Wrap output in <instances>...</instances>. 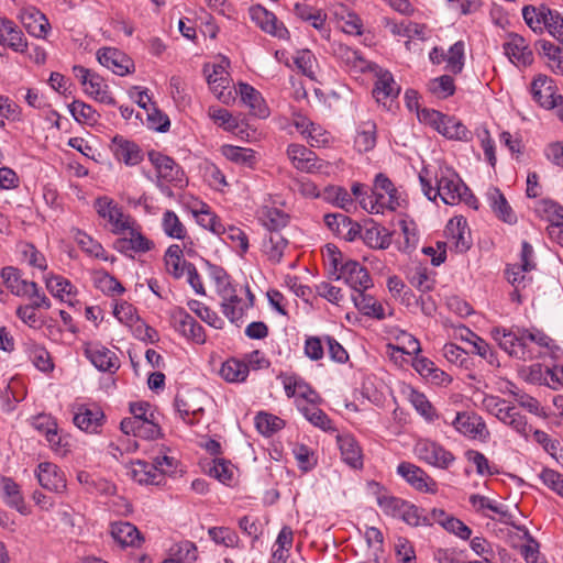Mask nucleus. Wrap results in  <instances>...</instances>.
<instances>
[{"label":"nucleus","mask_w":563,"mask_h":563,"mask_svg":"<svg viewBox=\"0 0 563 563\" xmlns=\"http://www.w3.org/2000/svg\"><path fill=\"white\" fill-rule=\"evenodd\" d=\"M490 335L505 353L522 362L541 358L554 346L553 339L534 327H495Z\"/></svg>","instance_id":"nucleus-1"},{"label":"nucleus","mask_w":563,"mask_h":563,"mask_svg":"<svg viewBox=\"0 0 563 563\" xmlns=\"http://www.w3.org/2000/svg\"><path fill=\"white\" fill-rule=\"evenodd\" d=\"M216 290L221 298L222 313L235 324L243 322L246 312L253 307L255 297L249 285L231 282L223 268L214 267L212 273Z\"/></svg>","instance_id":"nucleus-2"},{"label":"nucleus","mask_w":563,"mask_h":563,"mask_svg":"<svg viewBox=\"0 0 563 563\" xmlns=\"http://www.w3.org/2000/svg\"><path fill=\"white\" fill-rule=\"evenodd\" d=\"M435 178V194L445 205L454 206L462 200L467 201V197L473 198L468 188L456 173L450 169L441 170Z\"/></svg>","instance_id":"nucleus-3"},{"label":"nucleus","mask_w":563,"mask_h":563,"mask_svg":"<svg viewBox=\"0 0 563 563\" xmlns=\"http://www.w3.org/2000/svg\"><path fill=\"white\" fill-rule=\"evenodd\" d=\"M531 95L533 100L544 109H556L559 117L563 120V97L556 93L553 79L547 75H538L531 82Z\"/></svg>","instance_id":"nucleus-4"},{"label":"nucleus","mask_w":563,"mask_h":563,"mask_svg":"<svg viewBox=\"0 0 563 563\" xmlns=\"http://www.w3.org/2000/svg\"><path fill=\"white\" fill-rule=\"evenodd\" d=\"M93 206L98 216L110 223L114 234H124L129 228H132L134 219L125 214L113 199L107 196L98 197Z\"/></svg>","instance_id":"nucleus-5"},{"label":"nucleus","mask_w":563,"mask_h":563,"mask_svg":"<svg viewBox=\"0 0 563 563\" xmlns=\"http://www.w3.org/2000/svg\"><path fill=\"white\" fill-rule=\"evenodd\" d=\"M169 319L172 327L186 339L197 344H203L206 342L203 327L184 308H173L169 312Z\"/></svg>","instance_id":"nucleus-6"},{"label":"nucleus","mask_w":563,"mask_h":563,"mask_svg":"<svg viewBox=\"0 0 563 563\" xmlns=\"http://www.w3.org/2000/svg\"><path fill=\"white\" fill-rule=\"evenodd\" d=\"M286 153L291 165L299 172L316 174L328 167L327 162L302 144H289Z\"/></svg>","instance_id":"nucleus-7"},{"label":"nucleus","mask_w":563,"mask_h":563,"mask_svg":"<svg viewBox=\"0 0 563 563\" xmlns=\"http://www.w3.org/2000/svg\"><path fill=\"white\" fill-rule=\"evenodd\" d=\"M148 157L157 173V186L163 191L168 189L165 184L177 186L183 183L184 172L172 157L157 152H151Z\"/></svg>","instance_id":"nucleus-8"},{"label":"nucleus","mask_w":563,"mask_h":563,"mask_svg":"<svg viewBox=\"0 0 563 563\" xmlns=\"http://www.w3.org/2000/svg\"><path fill=\"white\" fill-rule=\"evenodd\" d=\"M250 19L265 33L278 40H288L290 34L285 24L277 19L275 13L268 11L261 4L252 5L249 9Z\"/></svg>","instance_id":"nucleus-9"},{"label":"nucleus","mask_w":563,"mask_h":563,"mask_svg":"<svg viewBox=\"0 0 563 563\" xmlns=\"http://www.w3.org/2000/svg\"><path fill=\"white\" fill-rule=\"evenodd\" d=\"M335 280H344L355 292L367 290L373 286L369 273L358 262L349 260L340 267V273L335 275Z\"/></svg>","instance_id":"nucleus-10"},{"label":"nucleus","mask_w":563,"mask_h":563,"mask_svg":"<svg viewBox=\"0 0 563 563\" xmlns=\"http://www.w3.org/2000/svg\"><path fill=\"white\" fill-rule=\"evenodd\" d=\"M97 59L103 67L118 76H125L134 71V62L125 53L114 47L98 49Z\"/></svg>","instance_id":"nucleus-11"},{"label":"nucleus","mask_w":563,"mask_h":563,"mask_svg":"<svg viewBox=\"0 0 563 563\" xmlns=\"http://www.w3.org/2000/svg\"><path fill=\"white\" fill-rule=\"evenodd\" d=\"M415 450L420 460L439 468H448L455 460L450 451L428 440L419 441Z\"/></svg>","instance_id":"nucleus-12"},{"label":"nucleus","mask_w":563,"mask_h":563,"mask_svg":"<svg viewBox=\"0 0 563 563\" xmlns=\"http://www.w3.org/2000/svg\"><path fill=\"white\" fill-rule=\"evenodd\" d=\"M397 474L419 492H437V483L421 467L410 462H401L397 466Z\"/></svg>","instance_id":"nucleus-13"},{"label":"nucleus","mask_w":563,"mask_h":563,"mask_svg":"<svg viewBox=\"0 0 563 563\" xmlns=\"http://www.w3.org/2000/svg\"><path fill=\"white\" fill-rule=\"evenodd\" d=\"M86 357L101 372L114 373L120 367L115 353L98 343H87L84 347Z\"/></svg>","instance_id":"nucleus-14"},{"label":"nucleus","mask_w":563,"mask_h":563,"mask_svg":"<svg viewBox=\"0 0 563 563\" xmlns=\"http://www.w3.org/2000/svg\"><path fill=\"white\" fill-rule=\"evenodd\" d=\"M503 47L509 60L518 67H526L533 62L532 51L527 41L519 34H508Z\"/></svg>","instance_id":"nucleus-15"},{"label":"nucleus","mask_w":563,"mask_h":563,"mask_svg":"<svg viewBox=\"0 0 563 563\" xmlns=\"http://www.w3.org/2000/svg\"><path fill=\"white\" fill-rule=\"evenodd\" d=\"M452 424L456 431L471 439L485 440L489 435L485 421L477 415L457 412Z\"/></svg>","instance_id":"nucleus-16"},{"label":"nucleus","mask_w":563,"mask_h":563,"mask_svg":"<svg viewBox=\"0 0 563 563\" xmlns=\"http://www.w3.org/2000/svg\"><path fill=\"white\" fill-rule=\"evenodd\" d=\"M36 477L38 484L51 492L62 493L66 488L64 472L51 462H42L37 465Z\"/></svg>","instance_id":"nucleus-17"},{"label":"nucleus","mask_w":563,"mask_h":563,"mask_svg":"<svg viewBox=\"0 0 563 563\" xmlns=\"http://www.w3.org/2000/svg\"><path fill=\"white\" fill-rule=\"evenodd\" d=\"M73 420L80 430L98 433L103 424L104 413L96 405H79Z\"/></svg>","instance_id":"nucleus-18"},{"label":"nucleus","mask_w":563,"mask_h":563,"mask_svg":"<svg viewBox=\"0 0 563 563\" xmlns=\"http://www.w3.org/2000/svg\"><path fill=\"white\" fill-rule=\"evenodd\" d=\"M445 234L457 253H464L471 247V232L464 217L451 219L445 227Z\"/></svg>","instance_id":"nucleus-19"},{"label":"nucleus","mask_w":563,"mask_h":563,"mask_svg":"<svg viewBox=\"0 0 563 563\" xmlns=\"http://www.w3.org/2000/svg\"><path fill=\"white\" fill-rule=\"evenodd\" d=\"M125 233L129 234V238L118 239L114 243L115 249L122 253H145L154 246L153 242L142 234L135 220L132 228H129Z\"/></svg>","instance_id":"nucleus-20"},{"label":"nucleus","mask_w":563,"mask_h":563,"mask_svg":"<svg viewBox=\"0 0 563 563\" xmlns=\"http://www.w3.org/2000/svg\"><path fill=\"white\" fill-rule=\"evenodd\" d=\"M19 19L27 33L35 37H45L49 30V22L35 7H26L21 9Z\"/></svg>","instance_id":"nucleus-21"},{"label":"nucleus","mask_w":563,"mask_h":563,"mask_svg":"<svg viewBox=\"0 0 563 563\" xmlns=\"http://www.w3.org/2000/svg\"><path fill=\"white\" fill-rule=\"evenodd\" d=\"M333 54L350 71L365 73L371 69V63L358 51L345 44L334 45Z\"/></svg>","instance_id":"nucleus-22"},{"label":"nucleus","mask_w":563,"mask_h":563,"mask_svg":"<svg viewBox=\"0 0 563 563\" xmlns=\"http://www.w3.org/2000/svg\"><path fill=\"white\" fill-rule=\"evenodd\" d=\"M336 443L342 461L354 470H361L363 467V453L355 438L349 433L338 434Z\"/></svg>","instance_id":"nucleus-23"},{"label":"nucleus","mask_w":563,"mask_h":563,"mask_svg":"<svg viewBox=\"0 0 563 563\" xmlns=\"http://www.w3.org/2000/svg\"><path fill=\"white\" fill-rule=\"evenodd\" d=\"M0 43L7 44L16 53H25L27 49V40L23 32L7 18H0Z\"/></svg>","instance_id":"nucleus-24"},{"label":"nucleus","mask_w":563,"mask_h":563,"mask_svg":"<svg viewBox=\"0 0 563 563\" xmlns=\"http://www.w3.org/2000/svg\"><path fill=\"white\" fill-rule=\"evenodd\" d=\"M112 152L119 162L129 166H135L143 159L140 146L120 135L112 139Z\"/></svg>","instance_id":"nucleus-25"},{"label":"nucleus","mask_w":563,"mask_h":563,"mask_svg":"<svg viewBox=\"0 0 563 563\" xmlns=\"http://www.w3.org/2000/svg\"><path fill=\"white\" fill-rule=\"evenodd\" d=\"M1 278L7 289L16 297H25L30 290H36V283L24 279L16 267H3Z\"/></svg>","instance_id":"nucleus-26"},{"label":"nucleus","mask_w":563,"mask_h":563,"mask_svg":"<svg viewBox=\"0 0 563 563\" xmlns=\"http://www.w3.org/2000/svg\"><path fill=\"white\" fill-rule=\"evenodd\" d=\"M361 239L373 250H386L391 244V233L373 220L365 224Z\"/></svg>","instance_id":"nucleus-27"},{"label":"nucleus","mask_w":563,"mask_h":563,"mask_svg":"<svg viewBox=\"0 0 563 563\" xmlns=\"http://www.w3.org/2000/svg\"><path fill=\"white\" fill-rule=\"evenodd\" d=\"M486 198L489 207L499 220L510 224L517 221L516 213L497 187L488 188Z\"/></svg>","instance_id":"nucleus-28"},{"label":"nucleus","mask_w":563,"mask_h":563,"mask_svg":"<svg viewBox=\"0 0 563 563\" xmlns=\"http://www.w3.org/2000/svg\"><path fill=\"white\" fill-rule=\"evenodd\" d=\"M130 475L140 484L159 485L163 481L158 466L142 460L131 463Z\"/></svg>","instance_id":"nucleus-29"},{"label":"nucleus","mask_w":563,"mask_h":563,"mask_svg":"<svg viewBox=\"0 0 563 563\" xmlns=\"http://www.w3.org/2000/svg\"><path fill=\"white\" fill-rule=\"evenodd\" d=\"M112 538L123 547H139L142 538L137 528L126 521H119L111 525Z\"/></svg>","instance_id":"nucleus-30"},{"label":"nucleus","mask_w":563,"mask_h":563,"mask_svg":"<svg viewBox=\"0 0 563 563\" xmlns=\"http://www.w3.org/2000/svg\"><path fill=\"white\" fill-rule=\"evenodd\" d=\"M239 93L241 100L250 108L252 113L261 118H265L268 114V109L262 95L254 87L245 82H240Z\"/></svg>","instance_id":"nucleus-31"},{"label":"nucleus","mask_w":563,"mask_h":563,"mask_svg":"<svg viewBox=\"0 0 563 563\" xmlns=\"http://www.w3.org/2000/svg\"><path fill=\"white\" fill-rule=\"evenodd\" d=\"M399 91L400 87L394 80L393 75L387 70L380 71L373 89L376 101L385 103L388 98H396Z\"/></svg>","instance_id":"nucleus-32"},{"label":"nucleus","mask_w":563,"mask_h":563,"mask_svg":"<svg viewBox=\"0 0 563 563\" xmlns=\"http://www.w3.org/2000/svg\"><path fill=\"white\" fill-rule=\"evenodd\" d=\"M174 409L176 413L187 424L194 426L197 423L195 419L197 415L202 412V408L196 406L191 401L189 393H177L174 399Z\"/></svg>","instance_id":"nucleus-33"},{"label":"nucleus","mask_w":563,"mask_h":563,"mask_svg":"<svg viewBox=\"0 0 563 563\" xmlns=\"http://www.w3.org/2000/svg\"><path fill=\"white\" fill-rule=\"evenodd\" d=\"M221 153L227 159L244 167L253 168L256 164V153L251 148L223 145Z\"/></svg>","instance_id":"nucleus-34"},{"label":"nucleus","mask_w":563,"mask_h":563,"mask_svg":"<svg viewBox=\"0 0 563 563\" xmlns=\"http://www.w3.org/2000/svg\"><path fill=\"white\" fill-rule=\"evenodd\" d=\"M85 92L101 103L109 106L115 104V100L111 96L108 85L104 82L103 78L96 73L91 75L85 86Z\"/></svg>","instance_id":"nucleus-35"},{"label":"nucleus","mask_w":563,"mask_h":563,"mask_svg":"<svg viewBox=\"0 0 563 563\" xmlns=\"http://www.w3.org/2000/svg\"><path fill=\"white\" fill-rule=\"evenodd\" d=\"M220 375L229 383H242L249 376L247 364L242 360L230 358L222 364Z\"/></svg>","instance_id":"nucleus-36"},{"label":"nucleus","mask_w":563,"mask_h":563,"mask_svg":"<svg viewBox=\"0 0 563 563\" xmlns=\"http://www.w3.org/2000/svg\"><path fill=\"white\" fill-rule=\"evenodd\" d=\"M164 261L167 272L177 279L185 275V264L189 263L183 258V250L177 244L166 250Z\"/></svg>","instance_id":"nucleus-37"},{"label":"nucleus","mask_w":563,"mask_h":563,"mask_svg":"<svg viewBox=\"0 0 563 563\" xmlns=\"http://www.w3.org/2000/svg\"><path fill=\"white\" fill-rule=\"evenodd\" d=\"M288 241L279 232H269L263 242V251L273 263H279Z\"/></svg>","instance_id":"nucleus-38"},{"label":"nucleus","mask_w":563,"mask_h":563,"mask_svg":"<svg viewBox=\"0 0 563 563\" xmlns=\"http://www.w3.org/2000/svg\"><path fill=\"white\" fill-rule=\"evenodd\" d=\"M163 232L172 239L184 240L187 236V229L173 210H166L162 216Z\"/></svg>","instance_id":"nucleus-39"},{"label":"nucleus","mask_w":563,"mask_h":563,"mask_svg":"<svg viewBox=\"0 0 563 563\" xmlns=\"http://www.w3.org/2000/svg\"><path fill=\"white\" fill-rule=\"evenodd\" d=\"M195 216L197 218L198 224L211 231L212 233L217 235H223L225 232V227L206 203L201 205L200 210L195 211Z\"/></svg>","instance_id":"nucleus-40"},{"label":"nucleus","mask_w":563,"mask_h":563,"mask_svg":"<svg viewBox=\"0 0 563 563\" xmlns=\"http://www.w3.org/2000/svg\"><path fill=\"white\" fill-rule=\"evenodd\" d=\"M374 486L377 488V504L383 511L389 516L399 517L407 501L386 493H380L383 488L378 483H374Z\"/></svg>","instance_id":"nucleus-41"},{"label":"nucleus","mask_w":563,"mask_h":563,"mask_svg":"<svg viewBox=\"0 0 563 563\" xmlns=\"http://www.w3.org/2000/svg\"><path fill=\"white\" fill-rule=\"evenodd\" d=\"M440 133L451 140L467 141L471 132L467 128L456 118L446 115Z\"/></svg>","instance_id":"nucleus-42"},{"label":"nucleus","mask_w":563,"mask_h":563,"mask_svg":"<svg viewBox=\"0 0 563 563\" xmlns=\"http://www.w3.org/2000/svg\"><path fill=\"white\" fill-rule=\"evenodd\" d=\"M355 147L358 152H368L376 145V124L374 122L363 123L355 136Z\"/></svg>","instance_id":"nucleus-43"},{"label":"nucleus","mask_w":563,"mask_h":563,"mask_svg":"<svg viewBox=\"0 0 563 563\" xmlns=\"http://www.w3.org/2000/svg\"><path fill=\"white\" fill-rule=\"evenodd\" d=\"M470 503L477 510L489 509L495 514H498L501 517L503 522L510 523L511 522V514L508 511L507 507L504 505L496 504L494 500L489 499L486 496L482 495H472L470 497Z\"/></svg>","instance_id":"nucleus-44"},{"label":"nucleus","mask_w":563,"mask_h":563,"mask_svg":"<svg viewBox=\"0 0 563 563\" xmlns=\"http://www.w3.org/2000/svg\"><path fill=\"white\" fill-rule=\"evenodd\" d=\"M550 9L541 7L536 9L534 7H525L522 9V16L527 25L534 32H542L548 21V13Z\"/></svg>","instance_id":"nucleus-45"},{"label":"nucleus","mask_w":563,"mask_h":563,"mask_svg":"<svg viewBox=\"0 0 563 563\" xmlns=\"http://www.w3.org/2000/svg\"><path fill=\"white\" fill-rule=\"evenodd\" d=\"M428 90L439 99H446L454 95L455 84L450 75H442L428 82Z\"/></svg>","instance_id":"nucleus-46"},{"label":"nucleus","mask_w":563,"mask_h":563,"mask_svg":"<svg viewBox=\"0 0 563 563\" xmlns=\"http://www.w3.org/2000/svg\"><path fill=\"white\" fill-rule=\"evenodd\" d=\"M255 426L260 433L269 437L283 429L285 422L277 416L267 412H258L255 417Z\"/></svg>","instance_id":"nucleus-47"},{"label":"nucleus","mask_w":563,"mask_h":563,"mask_svg":"<svg viewBox=\"0 0 563 563\" xmlns=\"http://www.w3.org/2000/svg\"><path fill=\"white\" fill-rule=\"evenodd\" d=\"M45 284L47 290L56 298L64 299L65 296L74 294L75 287L73 284L59 275L45 276Z\"/></svg>","instance_id":"nucleus-48"},{"label":"nucleus","mask_w":563,"mask_h":563,"mask_svg":"<svg viewBox=\"0 0 563 563\" xmlns=\"http://www.w3.org/2000/svg\"><path fill=\"white\" fill-rule=\"evenodd\" d=\"M408 399L417 412L421 415L427 421H433L435 419V409L424 394L416 389H410Z\"/></svg>","instance_id":"nucleus-49"},{"label":"nucleus","mask_w":563,"mask_h":563,"mask_svg":"<svg viewBox=\"0 0 563 563\" xmlns=\"http://www.w3.org/2000/svg\"><path fill=\"white\" fill-rule=\"evenodd\" d=\"M445 70L457 75L464 67V43L462 41L455 42L446 52Z\"/></svg>","instance_id":"nucleus-50"},{"label":"nucleus","mask_w":563,"mask_h":563,"mask_svg":"<svg viewBox=\"0 0 563 563\" xmlns=\"http://www.w3.org/2000/svg\"><path fill=\"white\" fill-rule=\"evenodd\" d=\"M400 207L398 190L394 187V191H387L386 194H377L374 205H371L369 213H384V211H394Z\"/></svg>","instance_id":"nucleus-51"},{"label":"nucleus","mask_w":563,"mask_h":563,"mask_svg":"<svg viewBox=\"0 0 563 563\" xmlns=\"http://www.w3.org/2000/svg\"><path fill=\"white\" fill-rule=\"evenodd\" d=\"M187 305L203 322L216 329H222L223 320L209 307L198 300H189Z\"/></svg>","instance_id":"nucleus-52"},{"label":"nucleus","mask_w":563,"mask_h":563,"mask_svg":"<svg viewBox=\"0 0 563 563\" xmlns=\"http://www.w3.org/2000/svg\"><path fill=\"white\" fill-rule=\"evenodd\" d=\"M68 109L73 118L79 123H95L97 122L98 115L96 110L84 101L74 100Z\"/></svg>","instance_id":"nucleus-53"},{"label":"nucleus","mask_w":563,"mask_h":563,"mask_svg":"<svg viewBox=\"0 0 563 563\" xmlns=\"http://www.w3.org/2000/svg\"><path fill=\"white\" fill-rule=\"evenodd\" d=\"M208 534L214 543L227 548H234L239 543V536L228 527H212L208 530Z\"/></svg>","instance_id":"nucleus-54"},{"label":"nucleus","mask_w":563,"mask_h":563,"mask_svg":"<svg viewBox=\"0 0 563 563\" xmlns=\"http://www.w3.org/2000/svg\"><path fill=\"white\" fill-rule=\"evenodd\" d=\"M75 240L81 247V250L87 254L95 256L97 258H106L104 249L99 242L95 241L90 235L86 234L80 230H77L75 233Z\"/></svg>","instance_id":"nucleus-55"},{"label":"nucleus","mask_w":563,"mask_h":563,"mask_svg":"<svg viewBox=\"0 0 563 563\" xmlns=\"http://www.w3.org/2000/svg\"><path fill=\"white\" fill-rule=\"evenodd\" d=\"M262 221L271 232H278L279 229L286 227L288 216L279 209L268 208L263 212Z\"/></svg>","instance_id":"nucleus-56"},{"label":"nucleus","mask_w":563,"mask_h":563,"mask_svg":"<svg viewBox=\"0 0 563 563\" xmlns=\"http://www.w3.org/2000/svg\"><path fill=\"white\" fill-rule=\"evenodd\" d=\"M510 394L514 396L515 400L518 402V405L526 410H528L530 413H533L536 416L545 418L547 413L544 412L543 408L541 407V404L538 399L534 397L519 390H510Z\"/></svg>","instance_id":"nucleus-57"},{"label":"nucleus","mask_w":563,"mask_h":563,"mask_svg":"<svg viewBox=\"0 0 563 563\" xmlns=\"http://www.w3.org/2000/svg\"><path fill=\"white\" fill-rule=\"evenodd\" d=\"M404 241L398 242V249L401 252L410 253L417 247L419 238L416 233L413 223H409L405 220L399 223Z\"/></svg>","instance_id":"nucleus-58"},{"label":"nucleus","mask_w":563,"mask_h":563,"mask_svg":"<svg viewBox=\"0 0 563 563\" xmlns=\"http://www.w3.org/2000/svg\"><path fill=\"white\" fill-rule=\"evenodd\" d=\"M97 287L107 296H120L124 292V287L121 283L112 275L102 273L96 278Z\"/></svg>","instance_id":"nucleus-59"},{"label":"nucleus","mask_w":563,"mask_h":563,"mask_svg":"<svg viewBox=\"0 0 563 563\" xmlns=\"http://www.w3.org/2000/svg\"><path fill=\"white\" fill-rule=\"evenodd\" d=\"M197 560V548L190 541H185L178 545L177 551L172 558L166 559L163 563H192Z\"/></svg>","instance_id":"nucleus-60"},{"label":"nucleus","mask_w":563,"mask_h":563,"mask_svg":"<svg viewBox=\"0 0 563 563\" xmlns=\"http://www.w3.org/2000/svg\"><path fill=\"white\" fill-rule=\"evenodd\" d=\"M399 518L412 527L430 526V518L422 515L421 509L408 501L406 503Z\"/></svg>","instance_id":"nucleus-61"},{"label":"nucleus","mask_w":563,"mask_h":563,"mask_svg":"<svg viewBox=\"0 0 563 563\" xmlns=\"http://www.w3.org/2000/svg\"><path fill=\"white\" fill-rule=\"evenodd\" d=\"M294 63L297 68L307 77L314 78V66L317 59L311 51L300 49L294 57Z\"/></svg>","instance_id":"nucleus-62"},{"label":"nucleus","mask_w":563,"mask_h":563,"mask_svg":"<svg viewBox=\"0 0 563 563\" xmlns=\"http://www.w3.org/2000/svg\"><path fill=\"white\" fill-rule=\"evenodd\" d=\"M300 411L313 426L324 431L332 429L331 420L329 417L321 409L314 407L313 404L311 406H305L300 408Z\"/></svg>","instance_id":"nucleus-63"},{"label":"nucleus","mask_w":563,"mask_h":563,"mask_svg":"<svg viewBox=\"0 0 563 563\" xmlns=\"http://www.w3.org/2000/svg\"><path fill=\"white\" fill-rule=\"evenodd\" d=\"M542 483L563 498V475L552 468H543L539 475Z\"/></svg>","instance_id":"nucleus-64"}]
</instances>
